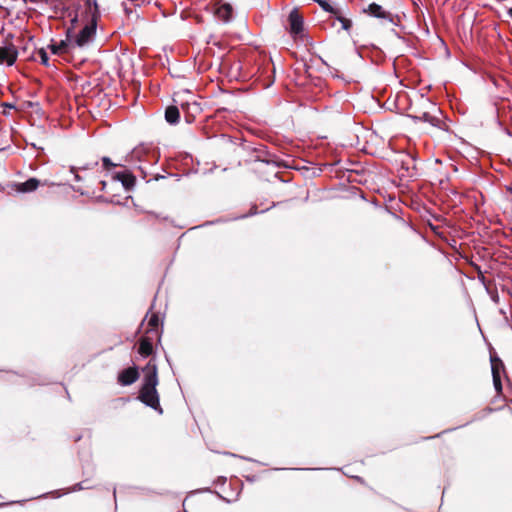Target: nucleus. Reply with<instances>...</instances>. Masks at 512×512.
<instances>
[{"instance_id": "f257e3e1", "label": "nucleus", "mask_w": 512, "mask_h": 512, "mask_svg": "<svg viewBox=\"0 0 512 512\" xmlns=\"http://www.w3.org/2000/svg\"><path fill=\"white\" fill-rule=\"evenodd\" d=\"M81 17L85 14L86 23L82 29L75 35L72 31V44L74 47H85L92 43L96 35L97 20L99 18V8L96 0H85L83 7L78 4L76 10H81ZM75 28H72L74 30Z\"/></svg>"}, {"instance_id": "f03ea898", "label": "nucleus", "mask_w": 512, "mask_h": 512, "mask_svg": "<svg viewBox=\"0 0 512 512\" xmlns=\"http://www.w3.org/2000/svg\"><path fill=\"white\" fill-rule=\"evenodd\" d=\"M143 384L139 391L138 399L146 406L154 409L159 414L163 413L160 406L159 394L157 392L158 374L157 365L154 360H150L143 368Z\"/></svg>"}, {"instance_id": "7ed1b4c3", "label": "nucleus", "mask_w": 512, "mask_h": 512, "mask_svg": "<svg viewBox=\"0 0 512 512\" xmlns=\"http://www.w3.org/2000/svg\"><path fill=\"white\" fill-rule=\"evenodd\" d=\"M363 11L364 13H367L369 16L379 19L382 24L389 23L392 26L398 25L399 17L385 10L381 5L377 3L369 4L368 7L365 8Z\"/></svg>"}, {"instance_id": "20e7f679", "label": "nucleus", "mask_w": 512, "mask_h": 512, "mask_svg": "<svg viewBox=\"0 0 512 512\" xmlns=\"http://www.w3.org/2000/svg\"><path fill=\"white\" fill-rule=\"evenodd\" d=\"M78 21H79V14H78V12H76L70 20L71 26L69 28H67L66 39L61 40L58 43L49 45V48L51 49V52L53 54L67 53L70 51V48L74 47L72 44V28H76V24L78 23Z\"/></svg>"}, {"instance_id": "39448f33", "label": "nucleus", "mask_w": 512, "mask_h": 512, "mask_svg": "<svg viewBox=\"0 0 512 512\" xmlns=\"http://www.w3.org/2000/svg\"><path fill=\"white\" fill-rule=\"evenodd\" d=\"M400 172L402 177L413 178L418 175L416 159L410 154L401 160Z\"/></svg>"}, {"instance_id": "423d86ee", "label": "nucleus", "mask_w": 512, "mask_h": 512, "mask_svg": "<svg viewBox=\"0 0 512 512\" xmlns=\"http://www.w3.org/2000/svg\"><path fill=\"white\" fill-rule=\"evenodd\" d=\"M18 51L13 44L0 46V64L11 66L17 59Z\"/></svg>"}, {"instance_id": "0eeeda50", "label": "nucleus", "mask_w": 512, "mask_h": 512, "mask_svg": "<svg viewBox=\"0 0 512 512\" xmlns=\"http://www.w3.org/2000/svg\"><path fill=\"white\" fill-rule=\"evenodd\" d=\"M288 23L290 27V33L298 35L303 31L304 20L299 11L295 8L288 16Z\"/></svg>"}, {"instance_id": "6e6552de", "label": "nucleus", "mask_w": 512, "mask_h": 512, "mask_svg": "<svg viewBox=\"0 0 512 512\" xmlns=\"http://www.w3.org/2000/svg\"><path fill=\"white\" fill-rule=\"evenodd\" d=\"M139 378L137 367H129L122 370L118 375V381L123 386L133 384Z\"/></svg>"}, {"instance_id": "1a4fd4ad", "label": "nucleus", "mask_w": 512, "mask_h": 512, "mask_svg": "<svg viewBox=\"0 0 512 512\" xmlns=\"http://www.w3.org/2000/svg\"><path fill=\"white\" fill-rule=\"evenodd\" d=\"M115 180L122 183L125 190L130 191L133 189L136 183V178L131 172L123 171L117 172L114 177Z\"/></svg>"}, {"instance_id": "9d476101", "label": "nucleus", "mask_w": 512, "mask_h": 512, "mask_svg": "<svg viewBox=\"0 0 512 512\" xmlns=\"http://www.w3.org/2000/svg\"><path fill=\"white\" fill-rule=\"evenodd\" d=\"M415 122L423 121L429 123L433 127L441 128L442 120L439 116L432 114L431 112H423L421 115L410 116Z\"/></svg>"}, {"instance_id": "9b49d317", "label": "nucleus", "mask_w": 512, "mask_h": 512, "mask_svg": "<svg viewBox=\"0 0 512 512\" xmlns=\"http://www.w3.org/2000/svg\"><path fill=\"white\" fill-rule=\"evenodd\" d=\"M40 185L36 178H29L25 182L15 184L16 191L20 193H29L35 191Z\"/></svg>"}, {"instance_id": "f8f14e48", "label": "nucleus", "mask_w": 512, "mask_h": 512, "mask_svg": "<svg viewBox=\"0 0 512 512\" xmlns=\"http://www.w3.org/2000/svg\"><path fill=\"white\" fill-rule=\"evenodd\" d=\"M138 353L142 357H149L153 353L152 340L148 337H142L139 341Z\"/></svg>"}, {"instance_id": "ddd939ff", "label": "nucleus", "mask_w": 512, "mask_h": 512, "mask_svg": "<svg viewBox=\"0 0 512 512\" xmlns=\"http://www.w3.org/2000/svg\"><path fill=\"white\" fill-rule=\"evenodd\" d=\"M490 362H491L492 377L495 378V376H501V372L505 371V366H504L503 361L496 354H491Z\"/></svg>"}, {"instance_id": "4468645a", "label": "nucleus", "mask_w": 512, "mask_h": 512, "mask_svg": "<svg viewBox=\"0 0 512 512\" xmlns=\"http://www.w3.org/2000/svg\"><path fill=\"white\" fill-rule=\"evenodd\" d=\"M217 16L224 22H229L233 18V8L229 3L222 4L217 9Z\"/></svg>"}, {"instance_id": "2eb2a0df", "label": "nucleus", "mask_w": 512, "mask_h": 512, "mask_svg": "<svg viewBox=\"0 0 512 512\" xmlns=\"http://www.w3.org/2000/svg\"><path fill=\"white\" fill-rule=\"evenodd\" d=\"M165 119L169 124H177L180 119V112L176 106H168L165 110Z\"/></svg>"}, {"instance_id": "dca6fc26", "label": "nucleus", "mask_w": 512, "mask_h": 512, "mask_svg": "<svg viewBox=\"0 0 512 512\" xmlns=\"http://www.w3.org/2000/svg\"><path fill=\"white\" fill-rule=\"evenodd\" d=\"M47 3H49L56 12L61 11L62 15H67L69 17H73L72 12L70 11V8L66 7L62 0H46Z\"/></svg>"}, {"instance_id": "f3484780", "label": "nucleus", "mask_w": 512, "mask_h": 512, "mask_svg": "<svg viewBox=\"0 0 512 512\" xmlns=\"http://www.w3.org/2000/svg\"><path fill=\"white\" fill-rule=\"evenodd\" d=\"M158 325H159L158 315L152 314L148 321L149 329H148L147 333H154L155 335H158V331H157Z\"/></svg>"}, {"instance_id": "a211bd4d", "label": "nucleus", "mask_w": 512, "mask_h": 512, "mask_svg": "<svg viewBox=\"0 0 512 512\" xmlns=\"http://www.w3.org/2000/svg\"><path fill=\"white\" fill-rule=\"evenodd\" d=\"M98 166V161L97 160H94V161H90V162H87L81 166H71L70 167V172H75L76 170H81V171H86V170H90V169H93L95 167Z\"/></svg>"}, {"instance_id": "6ab92c4d", "label": "nucleus", "mask_w": 512, "mask_h": 512, "mask_svg": "<svg viewBox=\"0 0 512 512\" xmlns=\"http://www.w3.org/2000/svg\"><path fill=\"white\" fill-rule=\"evenodd\" d=\"M316 3L319 4V6L326 12L332 13V14H339L338 10L334 9L333 6L330 4L328 0H315Z\"/></svg>"}, {"instance_id": "aec40b11", "label": "nucleus", "mask_w": 512, "mask_h": 512, "mask_svg": "<svg viewBox=\"0 0 512 512\" xmlns=\"http://www.w3.org/2000/svg\"><path fill=\"white\" fill-rule=\"evenodd\" d=\"M37 56L40 59V62L45 65L49 66V57L45 49L41 48L37 51Z\"/></svg>"}, {"instance_id": "412c9836", "label": "nucleus", "mask_w": 512, "mask_h": 512, "mask_svg": "<svg viewBox=\"0 0 512 512\" xmlns=\"http://www.w3.org/2000/svg\"><path fill=\"white\" fill-rule=\"evenodd\" d=\"M336 15H337V19L341 23L342 29L348 30L351 27V25H352L351 20L348 19V18H345V17H343L341 15H338V14H336Z\"/></svg>"}, {"instance_id": "4be33fe9", "label": "nucleus", "mask_w": 512, "mask_h": 512, "mask_svg": "<svg viewBox=\"0 0 512 512\" xmlns=\"http://www.w3.org/2000/svg\"><path fill=\"white\" fill-rule=\"evenodd\" d=\"M85 482L86 481H82V482L75 484L68 490V492H76V491H80V490H84V489H90L91 486L85 485Z\"/></svg>"}, {"instance_id": "5701e85b", "label": "nucleus", "mask_w": 512, "mask_h": 512, "mask_svg": "<svg viewBox=\"0 0 512 512\" xmlns=\"http://www.w3.org/2000/svg\"><path fill=\"white\" fill-rule=\"evenodd\" d=\"M102 164H103L104 169H106V170H110V169H112L113 167L116 166V164L113 163L111 161V159L109 157H106V156L102 157Z\"/></svg>"}, {"instance_id": "b1692460", "label": "nucleus", "mask_w": 512, "mask_h": 512, "mask_svg": "<svg viewBox=\"0 0 512 512\" xmlns=\"http://www.w3.org/2000/svg\"><path fill=\"white\" fill-rule=\"evenodd\" d=\"M493 384L497 392L502 391L501 376H495V378H493Z\"/></svg>"}, {"instance_id": "393cba45", "label": "nucleus", "mask_w": 512, "mask_h": 512, "mask_svg": "<svg viewBox=\"0 0 512 512\" xmlns=\"http://www.w3.org/2000/svg\"><path fill=\"white\" fill-rule=\"evenodd\" d=\"M145 148L144 147H137L135 148L133 151H132V158H139L140 159V155L142 154V152H144Z\"/></svg>"}, {"instance_id": "a878e982", "label": "nucleus", "mask_w": 512, "mask_h": 512, "mask_svg": "<svg viewBox=\"0 0 512 512\" xmlns=\"http://www.w3.org/2000/svg\"><path fill=\"white\" fill-rule=\"evenodd\" d=\"M80 170H76L75 172H72L74 174V178L77 182H80L82 180V176L79 174Z\"/></svg>"}, {"instance_id": "bb28decb", "label": "nucleus", "mask_w": 512, "mask_h": 512, "mask_svg": "<svg viewBox=\"0 0 512 512\" xmlns=\"http://www.w3.org/2000/svg\"><path fill=\"white\" fill-rule=\"evenodd\" d=\"M3 106L8 109H15V105L11 103H4Z\"/></svg>"}, {"instance_id": "cd10ccee", "label": "nucleus", "mask_w": 512, "mask_h": 512, "mask_svg": "<svg viewBox=\"0 0 512 512\" xmlns=\"http://www.w3.org/2000/svg\"><path fill=\"white\" fill-rule=\"evenodd\" d=\"M256 213H257L256 209H255V208H252V209H251V212H250V214H249V215H254V214H256Z\"/></svg>"}, {"instance_id": "c85d7f7f", "label": "nucleus", "mask_w": 512, "mask_h": 512, "mask_svg": "<svg viewBox=\"0 0 512 512\" xmlns=\"http://www.w3.org/2000/svg\"><path fill=\"white\" fill-rule=\"evenodd\" d=\"M101 185H102V190H104L105 187H106V182L105 181H101Z\"/></svg>"}, {"instance_id": "c756f323", "label": "nucleus", "mask_w": 512, "mask_h": 512, "mask_svg": "<svg viewBox=\"0 0 512 512\" xmlns=\"http://www.w3.org/2000/svg\"><path fill=\"white\" fill-rule=\"evenodd\" d=\"M434 110H435L438 114H440V115L442 114L439 108L434 107Z\"/></svg>"}, {"instance_id": "7c9ffc66", "label": "nucleus", "mask_w": 512, "mask_h": 512, "mask_svg": "<svg viewBox=\"0 0 512 512\" xmlns=\"http://www.w3.org/2000/svg\"><path fill=\"white\" fill-rule=\"evenodd\" d=\"M113 496H114V499L116 500V488L115 487L113 488Z\"/></svg>"}, {"instance_id": "2f4dec72", "label": "nucleus", "mask_w": 512, "mask_h": 512, "mask_svg": "<svg viewBox=\"0 0 512 512\" xmlns=\"http://www.w3.org/2000/svg\"><path fill=\"white\" fill-rule=\"evenodd\" d=\"M124 9H125V12H126L127 14H129V13L131 12V10H129L126 6H124Z\"/></svg>"}, {"instance_id": "473e14b6", "label": "nucleus", "mask_w": 512, "mask_h": 512, "mask_svg": "<svg viewBox=\"0 0 512 512\" xmlns=\"http://www.w3.org/2000/svg\"><path fill=\"white\" fill-rule=\"evenodd\" d=\"M509 15L512 17V8L509 10Z\"/></svg>"}]
</instances>
